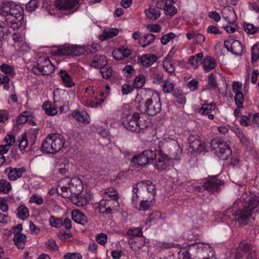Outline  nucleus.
<instances>
[{
    "label": "nucleus",
    "instance_id": "f257e3e1",
    "mask_svg": "<svg viewBox=\"0 0 259 259\" xmlns=\"http://www.w3.org/2000/svg\"><path fill=\"white\" fill-rule=\"evenodd\" d=\"M21 7L11 2H3L0 5V16L5 19L0 22V39H7L10 33L7 26L14 29L21 27L23 23V15Z\"/></svg>",
    "mask_w": 259,
    "mask_h": 259
},
{
    "label": "nucleus",
    "instance_id": "f03ea898",
    "mask_svg": "<svg viewBox=\"0 0 259 259\" xmlns=\"http://www.w3.org/2000/svg\"><path fill=\"white\" fill-rule=\"evenodd\" d=\"M239 202L242 208L235 211L232 215L239 225H245L254 213H259V197L253 193H244L240 197Z\"/></svg>",
    "mask_w": 259,
    "mask_h": 259
},
{
    "label": "nucleus",
    "instance_id": "7ed1b4c3",
    "mask_svg": "<svg viewBox=\"0 0 259 259\" xmlns=\"http://www.w3.org/2000/svg\"><path fill=\"white\" fill-rule=\"evenodd\" d=\"M166 145L170 146V156L159 151H154V159H155L154 167L158 171L161 172L168 169L171 163V160L179 159L182 153V150L178 143L175 140H171L169 143H166Z\"/></svg>",
    "mask_w": 259,
    "mask_h": 259
},
{
    "label": "nucleus",
    "instance_id": "20e7f679",
    "mask_svg": "<svg viewBox=\"0 0 259 259\" xmlns=\"http://www.w3.org/2000/svg\"><path fill=\"white\" fill-rule=\"evenodd\" d=\"M64 144L65 140L62 135L49 134L41 144V150L44 153L54 154L61 150Z\"/></svg>",
    "mask_w": 259,
    "mask_h": 259
},
{
    "label": "nucleus",
    "instance_id": "39448f33",
    "mask_svg": "<svg viewBox=\"0 0 259 259\" xmlns=\"http://www.w3.org/2000/svg\"><path fill=\"white\" fill-rule=\"evenodd\" d=\"M162 104L159 95L155 92H151V96L144 102L145 112L149 115L154 116L160 113Z\"/></svg>",
    "mask_w": 259,
    "mask_h": 259
},
{
    "label": "nucleus",
    "instance_id": "423d86ee",
    "mask_svg": "<svg viewBox=\"0 0 259 259\" xmlns=\"http://www.w3.org/2000/svg\"><path fill=\"white\" fill-rule=\"evenodd\" d=\"M210 145L216 155L223 160L227 159L231 155L232 151L228 145L220 138L211 140Z\"/></svg>",
    "mask_w": 259,
    "mask_h": 259
},
{
    "label": "nucleus",
    "instance_id": "0eeeda50",
    "mask_svg": "<svg viewBox=\"0 0 259 259\" xmlns=\"http://www.w3.org/2000/svg\"><path fill=\"white\" fill-rule=\"evenodd\" d=\"M33 72L37 75H48L54 71V66L48 57L40 56L32 67Z\"/></svg>",
    "mask_w": 259,
    "mask_h": 259
},
{
    "label": "nucleus",
    "instance_id": "6e6552de",
    "mask_svg": "<svg viewBox=\"0 0 259 259\" xmlns=\"http://www.w3.org/2000/svg\"><path fill=\"white\" fill-rule=\"evenodd\" d=\"M138 117H139L138 113L131 114L129 113L128 110H124L122 115V124L127 130L138 133L139 128L137 126V119Z\"/></svg>",
    "mask_w": 259,
    "mask_h": 259
},
{
    "label": "nucleus",
    "instance_id": "1a4fd4ad",
    "mask_svg": "<svg viewBox=\"0 0 259 259\" xmlns=\"http://www.w3.org/2000/svg\"><path fill=\"white\" fill-rule=\"evenodd\" d=\"M85 48L80 46L64 45L59 47L55 54L58 56H79L83 54Z\"/></svg>",
    "mask_w": 259,
    "mask_h": 259
},
{
    "label": "nucleus",
    "instance_id": "9d476101",
    "mask_svg": "<svg viewBox=\"0 0 259 259\" xmlns=\"http://www.w3.org/2000/svg\"><path fill=\"white\" fill-rule=\"evenodd\" d=\"M79 0H56L55 6L60 10L66 11L68 14L74 13L79 7Z\"/></svg>",
    "mask_w": 259,
    "mask_h": 259
},
{
    "label": "nucleus",
    "instance_id": "9b49d317",
    "mask_svg": "<svg viewBox=\"0 0 259 259\" xmlns=\"http://www.w3.org/2000/svg\"><path fill=\"white\" fill-rule=\"evenodd\" d=\"M154 151L152 150H146L143 151L141 154L134 156L132 161L135 164L140 166H144L149 164L154 160Z\"/></svg>",
    "mask_w": 259,
    "mask_h": 259
},
{
    "label": "nucleus",
    "instance_id": "f8f14e48",
    "mask_svg": "<svg viewBox=\"0 0 259 259\" xmlns=\"http://www.w3.org/2000/svg\"><path fill=\"white\" fill-rule=\"evenodd\" d=\"M118 199H102L98 205L99 211L100 213L110 214L116 210L119 206Z\"/></svg>",
    "mask_w": 259,
    "mask_h": 259
},
{
    "label": "nucleus",
    "instance_id": "ddd939ff",
    "mask_svg": "<svg viewBox=\"0 0 259 259\" xmlns=\"http://www.w3.org/2000/svg\"><path fill=\"white\" fill-rule=\"evenodd\" d=\"M224 47L228 51L235 55L240 56L243 53V47L241 42L231 37L224 41Z\"/></svg>",
    "mask_w": 259,
    "mask_h": 259
},
{
    "label": "nucleus",
    "instance_id": "4468645a",
    "mask_svg": "<svg viewBox=\"0 0 259 259\" xmlns=\"http://www.w3.org/2000/svg\"><path fill=\"white\" fill-rule=\"evenodd\" d=\"M188 142L191 152H201L205 150V144L201 141L198 135H190L188 138Z\"/></svg>",
    "mask_w": 259,
    "mask_h": 259
},
{
    "label": "nucleus",
    "instance_id": "2eb2a0df",
    "mask_svg": "<svg viewBox=\"0 0 259 259\" xmlns=\"http://www.w3.org/2000/svg\"><path fill=\"white\" fill-rule=\"evenodd\" d=\"M223 185V182L217 177H209L204 182L203 186L208 192L213 193L219 190L220 187Z\"/></svg>",
    "mask_w": 259,
    "mask_h": 259
},
{
    "label": "nucleus",
    "instance_id": "dca6fc26",
    "mask_svg": "<svg viewBox=\"0 0 259 259\" xmlns=\"http://www.w3.org/2000/svg\"><path fill=\"white\" fill-rule=\"evenodd\" d=\"M83 185L81 181L77 178H74L72 179V183L69 190L65 194L64 198H70L74 195H79L81 194L83 190Z\"/></svg>",
    "mask_w": 259,
    "mask_h": 259
},
{
    "label": "nucleus",
    "instance_id": "f3484780",
    "mask_svg": "<svg viewBox=\"0 0 259 259\" xmlns=\"http://www.w3.org/2000/svg\"><path fill=\"white\" fill-rule=\"evenodd\" d=\"M242 85V83L237 81L234 82L232 85V91L235 94V104L239 108L243 107L244 102V96L241 92Z\"/></svg>",
    "mask_w": 259,
    "mask_h": 259
},
{
    "label": "nucleus",
    "instance_id": "a211bd4d",
    "mask_svg": "<svg viewBox=\"0 0 259 259\" xmlns=\"http://www.w3.org/2000/svg\"><path fill=\"white\" fill-rule=\"evenodd\" d=\"M216 105L214 102L203 104L201 107L198 110V112L201 115L208 116V118L213 120L216 111Z\"/></svg>",
    "mask_w": 259,
    "mask_h": 259
},
{
    "label": "nucleus",
    "instance_id": "6ab92c4d",
    "mask_svg": "<svg viewBox=\"0 0 259 259\" xmlns=\"http://www.w3.org/2000/svg\"><path fill=\"white\" fill-rule=\"evenodd\" d=\"M26 171L24 167L20 168L8 167L5 168L4 172L10 181H15L20 178Z\"/></svg>",
    "mask_w": 259,
    "mask_h": 259
},
{
    "label": "nucleus",
    "instance_id": "aec40b11",
    "mask_svg": "<svg viewBox=\"0 0 259 259\" xmlns=\"http://www.w3.org/2000/svg\"><path fill=\"white\" fill-rule=\"evenodd\" d=\"M131 54L132 50L125 46L120 47L112 52L113 57L116 60H123L128 57Z\"/></svg>",
    "mask_w": 259,
    "mask_h": 259
},
{
    "label": "nucleus",
    "instance_id": "412c9836",
    "mask_svg": "<svg viewBox=\"0 0 259 259\" xmlns=\"http://www.w3.org/2000/svg\"><path fill=\"white\" fill-rule=\"evenodd\" d=\"M137 60L143 66L148 67L151 66L157 61V57L154 54H146L139 56Z\"/></svg>",
    "mask_w": 259,
    "mask_h": 259
},
{
    "label": "nucleus",
    "instance_id": "4be33fe9",
    "mask_svg": "<svg viewBox=\"0 0 259 259\" xmlns=\"http://www.w3.org/2000/svg\"><path fill=\"white\" fill-rule=\"evenodd\" d=\"M150 77L152 82L160 84L163 81V73L161 69L157 67H151L149 69Z\"/></svg>",
    "mask_w": 259,
    "mask_h": 259
},
{
    "label": "nucleus",
    "instance_id": "5701e85b",
    "mask_svg": "<svg viewBox=\"0 0 259 259\" xmlns=\"http://www.w3.org/2000/svg\"><path fill=\"white\" fill-rule=\"evenodd\" d=\"M68 96L66 91L60 89H56L53 92L54 102L56 107L59 103H64Z\"/></svg>",
    "mask_w": 259,
    "mask_h": 259
},
{
    "label": "nucleus",
    "instance_id": "b1692460",
    "mask_svg": "<svg viewBox=\"0 0 259 259\" xmlns=\"http://www.w3.org/2000/svg\"><path fill=\"white\" fill-rule=\"evenodd\" d=\"M72 116L77 121L85 124L90 123L91 120L90 115L84 110H75L72 112Z\"/></svg>",
    "mask_w": 259,
    "mask_h": 259
},
{
    "label": "nucleus",
    "instance_id": "393cba45",
    "mask_svg": "<svg viewBox=\"0 0 259 259\" xmlns=\"http://www.w3.org/2000/svg\"><path fill=\"white\" fill-rule=\"evenodd\" d=\"M107 60L105 55H97L93 60L90 63V65L94 68H102L107 64Z\"/></svg>",
    "mask_w": 259,
    "mask_h": 259
},
{
    "label": "nucleus",
    "instance_id": "a878e982",
    "mask_svg": "<svg viewBox=\"0 0 259 259\" xmlns=\"http://www.w3.org/2000/svg\"><path fill=\"white\" fill-rule=\"evenodd\" d=\"M71 183L72 179L69 177H64L58 182V187L61 191L60 195L62 197H64V194H67Z\"/></svg>",
    "mask_w": 259,
    "mask_h": 259
},
{
    "label": "nucleus",
    "instance_id": "bb28decb",
    "mask_svg": "<svg viewBox=\"0 0 259 259\" xmlns=\"http://www.w3.org/2000/svg\"><path fill=\"white\" fill-rule=\"evenodd\" d=\"M202 64L204 71L208 72L216 67L217 62L213 58L207 56L203 59Z\"/></svg>",
    "mask_w": 259,
    "mask_h": 259
},
{
    "label": "nucleus",
    "instance_id": "cd10ccee",
    "mask_svg": "<svg viewBox=\"0 0 259 259\" xmlns=\"http://www.w3.org/2000/svg\"><path fill=\"white\" fill-rule=\"evenodd\" d=\"M150 123L148 121L147 115L139 114V117L137 119V126L139 128L138 133H143L145 130L150 126Z\"/></svg>",
    "mask_w": 259,
    "mask_h": 259
},
{
    "label": "nucleus",
    "instance_id": "c85d7f7f",
    "mask_svg": "<svg viewBox=\"0 0 259 259\" xmlns=\"http://www.w3.org/2000/svg\"><path fill=\"white\" fill-rule=\"evenodd\" d=\"M13 242L19 249H23L26 242V236L24 234L18 232L14 236Z\"/></svg>",
    "mask_w": 259,
    "mask_h": 259
},
{
    "label": "nucleus",
    "instance_id": "c756f323",
    "mask_svg": "<svg viewBox=\"0 0 259 259\" xmlns=\"http://www.w3.org/2000/svg\"><path fill=\"white\" fill-rule=\"evenodd\" d=\"M72 219L75 223L81 225H84L88 222L87 217L78 210L72 211Z\"/></svg>",
    "mask_w": 259,
    "mask_h": 259
},
{
    "label": "nucleus",
    "instance_id": "7c9ffc66",
    "mask_svg": "<svg viewBox=\"0 0 259 259\" xmlns=\"http://www.w3.org/2000/svg\"><path fill=\"white\" fill-rule=\"evenodd\" d=\"M57 107L56 104L53 105L49 101H45L42 106V109L46 114L49 116H55L58 113Z\"/></svg>",
    "mask_w": 259,
    "mask_h": 259
},
{
    "label": "nucleus",
    "instance_id": "2f4dec72",
    "mask_svg": "<svg viewBox=\"0 0 259 259\" xmlns=\"http://www.w3.org/2000/svg\"><path fill=\"white\" fill-rule=\"evenodd\" d=\"M101 194L104 198L103 199H108V198L118 199L119 198L118 193L114 188H108L102 190Z\"/></svg>",
    "mask_w": 259,
    "mask_h": 259
},
{
    "label": "nucleus",
    "instance_id": "473e14b6",
    "mask_svg": "<svg viewBox=\"0 0 259 259\" xmlns=\"http://www.w3.org/2000/svg\"><path fill=\"white\" fill-rule=\"evenodd\" d=\"M119 30L117 28H106L102 34L99 36L101 40L112 38L118 34Z\"/></svg>",
    "mask_w": 259,
    "mask_h": 259
},
{
    "label": "nucleus",
    "instance_id": "72a5a7b5",
    "mask_svg": "<svg viewBox=\"0 0 259 259\" xmlns=\"http://www.w3.org/2000/svg\"><path fill=\"white\" fill-rule=\"evenodd\" d=\"M60 75L63 82L64 84L68 88H71L74 85L72 77L65 71L61 70L60 71Z\"/></svg>",
    "mask_w": 259,
    "mask_h": 259
},
{
    "label": "nucleus",
    "instance_id": "f704fd0d",
    "mask_svg": "<svg viewBox=\"0 0 259 259\" xmlns=\"http://www.w3.org/2000/svg\"><path fill=\"white\" fill-rule=\"evenodd\" d=\"M155 39V35L151 33H148L142 36L139 39V44L143 48L153 43Z\"/></svg>",
    "mask_w": 259,
    "mask_h": 259
},
{
    "label": "nucleus",
    "instance_id": "c9c22d12",
    "mask_svg": "<svg viewBox=\"0 0 259 259\" xmlns=\"http://www.w3.org/2000/svg\"><path fill=\"white\" fill-rule=\"evenodd\" d=\"M190 246L194 247L195 249H197V251L199 252L203 251L205 249H208L209 250V252L211 254L212 256H213L214 253V250L212 247L209 244L207 243L197 242L195 243L191 244L190 245Z\"/></svg>",
    "mask_w": 259,
    "mask_h": 259
},
{
    "label": "nucleus",
    "instance_id": "e433bc0d",
    "mask_svg": "<svg viewBox=\"0 0 259 259\" xmlns=\"http://www.w3.org/2000/svg\"><path fill=\"white\" fill-rule=\"evenodd\" d=\"M155 202V198L152 197L149 200H143L141 201L139 205H137L136 209L146 211L151 207Z\"/></svg>",
    "mask_w": 259,
    "mask_h": 259
},
{
    "label": "nucleus",
    "instance_id": "4c0bfd02",
    "mask_svg": "<svg viewBox=\"0 0 259 259\" xmlns=\"http://www.w3.org/2000/svg\"><path fill=\"white\" fill-rule=\"evenodd\" d=\"M169 55V53L168 54V56L164 58L163 61V67L167 73L170 74L175 75V68L174 66V65L171 63V58L168 57Z\"/></svg>",
    "mask_w": 259,
    "mask_h": 259
},
{
    "label": "nucleus",
    "instance_id": "58836bf2",
    "mask_svg": "<svg viewBox=\"0 0 259 259\" xmlns=\"http://www.w3.org/2000/svg\"><path fill=\"white\" fill-rule=\"evenodd\" d=\"M105 98H102L99 100L98 101H96L93 100V99H88L87 97H85L83 98V101H82V103L87 107H92V108H97L99 106H100L102 103L104 102L105 100Z\"/></svg>",
    "mask_w": 259,
    "mask_h": 259
},
{
    "label": "nucleus",
    "instance_id": "ea45409f",
    "mask_svg": "<svg viewBox=\"0 0 259 259\" xmlns=\"http://www.w3.org/2000/svg\"><path fill=\"white\" fill-rule=\"evenodd\" d=\"M224 14L225 13H227L228 15L226 16L223 15V18L229 24H232L234 23L235 21L234 17H235V13L233 8L231 9H224V12H223Z\"/></svg>",
    "mask_w": 259,
    "mask_h": 259
},
{
    "label": "nucleus",
    "instance_id": "a19ab883",
    "mask_svg": "<svg viewBox=\"0 0 259 259\" xmlns=\"http://www.w3.org/2000/svg\"><path fill=\"white\" fill-rule=\"evenodd\" d=\"M0 69L3 73L10 76H14L16 74L14 67L6 63L0 65Z\"/></svg>",
    "mask_w": 259,
    "mask_h": 259
},
{
    "label": "nucleus",
    "instance_id": "79ce46f5",
    "mask_svg": "<svg viewBox=\"0 0 259 259\" xmlns=\"http://www.w3.org/2000/svg\"><path fill=\"white\" fill-rule=\"evenodd\" d=\"M145 14L149 19L153 20L157 19L160 16L159 10L155 8H149L145 10Z\"/></svg>",
    "mask_w": 259,
    "mask_h": 259
},
{
    "label": "nucleus",
    "instance_id": "37998d69",
    "mask_svg": "<svg viewBox=\"0 0 259 259\" xmlns=\"http://www.w3.org/2000/svg\"><path fill=\"white\" fill-rule=\"evenodd\" d=\"M72 202L78 206H84L87 203V199L82 197L79 194V195H74V196H72L70 197Z\"/></svg>",
    "mask_w": 259,
    "mask_h": 259
},
{
    "label": "nucleus",
    "instance_id": "c03bdc74",
    "mask_svg": "<svg viewBox=\"0 0 259 259\" xmlns=\"http://www.w3.org/2000/svg\"><path fill=\"white\" fill-rule=\"evenodd\" d=\"M175 83L169 78H167L162 85V90L165 93H171L174 91Z\"/></svg>",
    "mask_w": 259,
    "mask_h": 259
},
{
    "label": "nucleus",
    "instance_id": "a18cd8bd",
    "mask_svg": "<svg viewBox=\"0 0 259 259\" xmlns=\"http://www.w3.org/2000/svg\"><path fill=\"white\" fill-rule=\"evenodd\" d=\"M17 217L22 220H26L29 217L28 208L23 205H21L17 209Z\"/></svg>",
    "mask_w": 259,
    "mask_h": 259
},
{
    "label": "nucleus",
    "instance_id": "49530a36",
    "mask_svg": "<svg viewBox=\"0 0 259 259\" xmlns=\"http://www.w3.org/2000/svg\"><path fill=\"white\" fill-rule=\"evenodd\" d=\"M203 56V55L202 53L191 56L189 59V63L194 68H197L198 66V62L202 60Z\"/></svg>",
    "mask_w": 259,
    "mask_h": 259
},
{
    "label": "nucleus",
    "instance_id": "de8ad7c7",
    "mask_svg": "<svg viewBox=\"0 0 259 259\" xmlns=\"http://www.w3.org/2000/svg\"><path fill=\"white\" fill-rule=\"evenodd\" d=\"M18 147L21 151L25 150L28 146V139L26 133L22 134L21 137L18 140Z\"/></svg>",
    "mask_w": 259,
    "mask_h": 259
},
{
    "label": "nucleus",
    "instance_id": "09e8293b",
    "mask_svg": "<svg viewBox=\"0 0 259 259\" xmlns=\"http://www.w3.org/2000/svg\"><path fill=\"white\" fill-rule=\"evenodd\" d=\"M162 219V214L158 211L152 213L147 219L148 222H153L154 223Z\"/></svg>",
    "mask_w": 259,
    "mask_h": 259
},
{
    "label": "nucleus",
    "instance_id": "8fccbe9b",
    "mask_svg": "<svg viewBox=\"0 0 259 259\" xmlns=\"http://www.w3.org/2000/svg\"><path fill=\"white\" fill-rule=\"evenodd\" d=\"M85 93L87 95H84L82 98L81 102L83 101L85 97H87L88 99H93V100H97V97L95 95L96 91L93 87L90 86L85 89Z\"/></svg>",
    "mask_w": 259,
    "mask_h": 259
},
{
    "label": "nucleus",
    "instance_id": "3c124183",
    "mask_svg": "<svg viewBox=\"0 0 259 259\" xmlns=\"http://www.w3.org/2000/svg\"><path fill=\"white\" fill-rule=\"evenodd\" d=\"M11 189V186L6 180H0V192L8 193Z\"/></svg>",
    "mask_w": 259,
    "mask_h": 259
},
{
    "label": "nucleus",
    "instance_id": "603ef678",
    "mask_svg": "<svg viewBox=\"0 0 259 259\" xmlns=\"http://www.w3.org/2000/svg\"><path fill=\"white\" fill-rule=\"evenodd\" d=\"M50 225L55 228H60L63 225V219L62 218H56L51 216L49 220Z\"/></svg>",
    "mask_w": 259,
    "mask_h": 259
},
{
    "label": "nucleus",
    "instance_id": "864d4df0",
    "mask_svg": "<svg viewBox=\"0 0 259 259\" xmlns=\"http://www.w3.org/2000/svg\"><path fill=\"white\" fill-rule=\"evenodd\" d=\"M146 81L145 76L143 74H140L135 78L134 84L137 88H142Z\"/></svg>",
    "mask_w": 259,
    "mask_h": 259
},
{
    "label": "nucleus",
    "instance_id": "5fc2aeb1",
    "mask_svg": "<svg viewBox=\"0 0 259 259\" xmlns=\"http://www.w3.org/2000/svg\"><path fill=\"white\" fill-rule=\"evenodd\" d=\"M164 11L166 15L173 16L177 12L176 8L172 5V3H167V5L164 8Z\"/></svg>",
    "mask_w": 259,
    "mask_h": 259
},
{
    "label": "nucleus",
    "instance_id": "6e6d98bb",
    "mask_svg": "<svg viewBox=\"0 0 259 259\" xmlns=\"http://www.w3.org/2000/svg\"><path fill=\"white\" fill-rule=\"evenodd\" d=\"M39 6L38 0H30L26 5V10L28 12H32Z\"/></svg>",
    "mask_w": 259,
    "mask_h": 259
},
{
    "label": "nucleus",
    "instance_id": "4d7b16f0",
    "mask_svg": "<svg viewBox=\"0 0 259 259\" xmlns=\"http://www.w3.org/2000/svg\"><path fill=\"white\" fill-rule=\"evenodd\" d=\"M259 59V45H254L251 48V62L253 63Z\"/></svg>",
    "mask_w": 259,
    "mask_h": 259
},
{
    "label": "nucleus",
    "instance_id": "13d9d810",
    "mask_svg": "<svg viewBox=\"0 0 259 259\" xmlns=\"http://www.w3.org/2000/svg\"><path fill=\"white\" fill-rule=\"evenodd\" d=\"M176 37V34L172 32H169L162 36L160 39L161 42L163 45L167 44L170 40Z\"/></svg>",
    "mask_w": 259,
    "mask_h": 259
},
{
    "label": "nucleus",
    "instance_id": "bf43d9fd",
    "mask_svg": "<svg viewBox=\"0 0 259 259\" xmlns=\"http://www.w3.org/2000/svg\"><path fill=\"white\" fill-rule=\"evenodd\" d=\"M100 72L102 76L104 78L108 79L111 76L112 74V69L111 67H107L104 68V67L101 69Z\"/></svg>",
    "mask_w": 259,
    "mask_h": 259
},
{
    "label": "nucleus",
    "instance_id": "052dcab7",
    "mask_svg": "<svg viewBox=\"0 0 259 259\" xmlns=\"http://www.w3.org/2000/svg\"><path fill=\"white\" fill-rule=\"evenodd\" d=\"M251 114H248V115H242L241 117L240 123L241 125L245 126L252 124Z\"/></svg>",
    "mask_w": 259,
    "mask_h": 259
},
{
    "label": "nucleus",
    "instance_id": "680f3d73",
    "mask_svg": "<svg viewBox=\"0 0 259 259\" xmlns=\"http://www.w3.org/2000/svg\"><path fill=\"white\" fill-rule=\"evenodd\" d=\"M126 234L129 236H140L142 234V229L140 228H134L128 230Z\"/></svg>",
    "mask_w": 259,
    "mask_h": 259
},
{
    "label": "nucleus",
    "instance_id": "e2e57ef3",
    "mask_svg": "<svg viewBox=\"0 0 259 259\" xmlns=\"http://www.w3.org/2000/svg\"><path fill=\"white\" fill-rule=\"evenodd\" d=\"M217 73L214 71L211 73L208 76V82L211 87L215 88L218 87V84L216 80L215 74Z\"/></svg>",
    "mask_w": 259,
    "mask_h": 259
},
{
    "label": "nucleus",
    "instance_id": "0e129e2a",
    "mask_svg": "<svg viewBox=\"0 0 259 259\" xmlns=\"http://www.w3.org/2000/svg\"><path fill=\"white\" fill-rule=\"evenodd\" d=\"M29 202L31 203H35L38 205H40L43 203L44 200L41 196L37 194H34L30 198Z\"/></svg>",
    "mask_w": 259,
    "mask_h": 259
},
{
    "label": "nucleus",
    "instance_id": "69168bd1",
    "mask_svg": "<svg viewBox=\"0 0 259 259\" xmlns=\"http://www.w3.org/2000/svg\"><path fill=\"white\" fill-rule=\"evenodd\" d=\"M123 73L126 76H131L135 72L134 67L131 65H125L122 69Z\"/></svg>",
    "mask_w": 259,
    "mask_h": 259
},
{
    "label": "nucleus",
    "instance_id": "338daca9",
    "mask_svg": "<svg viewBox=\"0 0 259 259\" xmlns=\"http://www.w3.org/2000/svg\"><path fill=\"white\" fill-rule=\"evenodd\" d=\"M145 189H147L148 192L151 193L152 197L154 198L156 193L155 187L154 185L150 181H147L145 185Z\"/></svg>",
    "mask_w": 259,
    "mask_h": 259
},
{
    "label": "nucleus",
    "instance_id": "774afa93",
    "mask_svg": "<svg viewBox=\"0 0 259 259\" xmlns=\"http://www.w3.org/2000/svg\"><path fill=\"white\" fill-rule=\"evenodd\" d=\"M244 29L246 33L250 34H253L257 31V28L249 23L244 24Z\"/></svg>",
    "mask_w": 259,
    "mask_h": 259
}]
</instances>
